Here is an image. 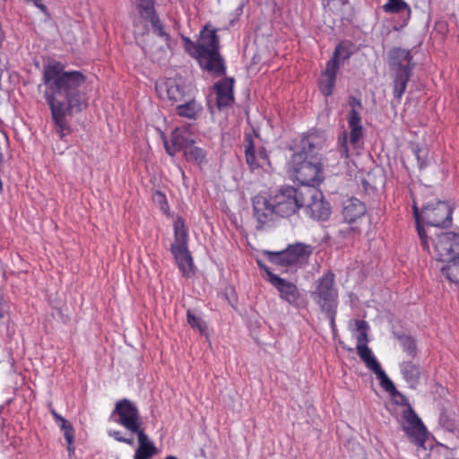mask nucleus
Segmentation results:
<instances>
[{
  "mask_svg": "<svg viewBox=\"0 0 459 459\" xmlns=\"http://www.w3.org/2000/svg\"><path fill=\"white\" fill-rule=\"evenodd\" d=\"M43 79L50 91L46 98L52 115H73L86 108L85 95L79 90L86 79L82 73L65 71L62 63L52 61L44 65Z\"/></svg>",
  "mask_w": 459,
  "mask_h": 459,
  "instance_id": "obj_1",
  "label": "nucleus"
},
{
  "mask_svg": "<svg viewBox=\"0 0 459 459\" xmlns=\"http://www.w3.org/2000/svg\"><path fill=\"white\" fill-rule=\"evenodd\" d=\"M253 215L257 229L272 222L275 217L290 218L305 206V195L292 186H281L252 198Z\"/></svg>",
  "mask_w": 459,
  "mask_h": 459,
  "instance_id": "obj_2",
  "label": "nucleus"
},
{
  "mask_svg": "<svg viewBox=\"0 0 459 459\" xmlns=\"http://www.w3.org/2000/svg\"><path fill=\"white\" fill-rule=\"evenodd\" d=\"M412 210L420 245L423 249L429 250V231L425 230L424 225L436 228L449 227L452 223V208L446 202L430 196L427 202L420 204V201L413 198Z\"/></svg>",
  "mask_w": 459,
  "mask_h": 459,
  "instance_id": "obj_3",
  "label": "nucleus"
},
{
  "mask_svg": "<svg viewBox=\"0 0 459 459\" xmlns=\"http://www.w3.org/2000/svg\"><path fill=\"white\" fill-rule=\"evenodd\" d=\"M197 48L200 66L216 76L224 75L226 66L219 51V37L216 30L205 26L200 33Z\"/></svg>",
  "mask_w": 459,
  "mask_h": 459,
  "instance_id": "obj_4",
  "label": "nucleus"
},
{
  "mask_svg": "<svg viewBox=\"0 0 459 459\" xmlns=\"http://www.w3.org/2000/svg\"><path fill=\"white\" fill-rule=\"evenodd\" d=\"M287 172L293 182L316 189L325 179L323 163L320 160L306 159L293 153L287 165Z\"/></svg>",
  "mask_w": 459,
  "mask_h": 459,
  "instance_id": "obj_5",
  "label": "nucleus"
},
{
  "mask_svg": "<svg viewBox=\"0 0 459 459\" xmlns=\"http://www.w3.org/2000/svg\"><path fill=\"white\" fill-rule=\"evenodd\" d=\"M396 391L398 394H393L392 392L388 393L394 399H395V403L397 404L407 406L402 413L403 419L404 420L403 429L411 443L418 446H423L427 439V429L422 420L409 404L406 396L397 389Z\"/></svg>",
  "mask_w": 459,
  "mask_h": 459,
  "instance_id": "obj_6",
  "label": "nucleus"
},
{
  "mask_svg": "<svg viewBox=\"0 0 459 459\" xmlns=\"http://www.w3.org/2000/svg\"><path fill=\"white\" fill-rule=\"evenodd\" d=\"M313 300L327 313L335 312L338 304V290L335 287V275L328 270L316 281L311 292Z\"/></svg>",
  "mask_w": 459,
  "mask_h": 459,
  "instance_id": "obj_7",
  "label": "nucleus"
},
{
  "mask_svg": "<svg viewBox=\"0 0 459 459\" xmlns=\"http://www.w3.org/2000/svg\"><path fill=\"white\" fill-rule=\"evenodd\" d=\"M368 331L359 333L357 337L356 350L359 357L364 362L366 367L370 369L380 381V386L385 392H392L393 394H398L393 381L387 377L382 369L380 363L373 355L372 351L368 346Z\"/></svg>",
  "mask_w": 459,
  "mask_h": 459,
  "instance_id": "obj_8",
  "label": "nucleus"
},
{
  "mask_svg": "<svg viewBox=\"0 0 459 459\" xmlns=\"http://www.w3.org/2000/svg\"><path fill=\"white\" fill-rule=\"evenodd\" d=\"M110 420L132 434L144 430L137 406L126 398L116 403Z\"/></svg>",
  "mask_w": 459,
  "mask_h": 459,
  "instance_id": "obj_9",
  "label": "nucleus"
},
{
  "mask_svg": "<svg viewBox=\"0 0 459 459\" xmlns=\"http://www.w3.org/2000/svg\"><path fill=\"white\" fill-rule=\"evenodd\" d=\"M429 254L439 261H448L459 253V234L441 232L436 238L429 236Z\"/></svg>",
  "mask_w": 459,
  "mask_h": 459,
  "instance_id": "obj_10",
  "label": "nucleus"
},
{
  "mask_svg": "<svg viewBox=\"0 0 459 459\" xmlns=\"http://www.w3.org/2000/svg\"><path fill=\"white\" fill-rule=\"evenodd\" d=\"M134 10L137 15L134 21L135 28L137 22H141V20L145 22H149L154 33L162 38H169L155 10V0H134Z\"/></svg>",
  "mask_w": 459,
  "mask_h": 459,
  "instance_id": "obj_11",
  "label": "nucleus"
},
{
  "mask_svg": "<svg viewBox=\"0 0 459 459\" xmlns=\"http://www.w3.org/2000/svg\"><path fill=\"white\" fill-rule=\"evenodd\" d=\"M310 254L309 246L297 243L295 245H289L286 249L281 252L270 253V260L281 266L287 267L305 263Z\"/></svg>",
  "mask_w": 459,
  "mask_h": 459,
  "instance_id": "obj_12",
  "label": "nucleus"
},
{
  "mask_svg": "<svg viewBox=\"0 0 459 459\" xmlns=\"http://www.w3.org/2000/svg\"><path fill=\"white\" fill-rule=\"evenodd\" d=\"M325 135L318 131H311L299 137L294 153H299L306 159L320 160L319 152L325 145Z\"/></svg>",
  "mask_w": 459,
  "mask_h": 459,
  "instance_id": "obj_13",
  "label": "nucleus"
},
{
  "mask_svg": "<svg viewBox=\"0 0 459 459\" xmlns=\"http://www.w3.org/2000/svg\"><path fill=\"white\" fill-rule=\"evenodd\" d=\"M193 134L191 126L189 125L176 127L171 133L170 142H169L166 136L162 134L166 152L169 156H174L181 151L185 152L195 142L193 138Z\"/></svg>",
  "mask_w": 459,
  "mask_h": 459,
  "instance_id": "obj_14",
  "label": "nucleus"
},
{
  "mask_svg": "<svg viewBox=\"0 0 459 459\" xmlns=\"http://www.w3.org/2000/svg\"><path fill=\"white\" fill-rule=\"evenodd\" d=\"M349 127L350 133L343 131L338 138L339 152L341 157L343 159H348L350 157L348 142H350L354 149L360 147V140L363 136V127L360 117H350Z\"/></svg>",
  "mask_w": 459,
  "mask_h": 459,
  "instance_id": "obj_15",
  "label": "nucleus"
},
{
  "mask_svg": "<svg viewBox=\"0 0 459 459\" xmlns=\"http://www.w3.org/2000/svg\"><path fill=\"white\" fill-rule=\"evenodd\" d=\"M245 156L246 161L254 173L255 170L262 169L265 172H269L272 169V165L264 148H261L258 152H255L254 141L251 134L245 135Z\"/></svg>",
  "mask_w": 459,
  "mask_h": 459,
  "instance_id": "obj_16",
  "label": "nucleus"
},
{
  "mask_svg": "<svg viewBox=\"0 0 459 459\" xmlns=\"http://www.w3.org/2000/svg\"><path fill=\"white\" fill-rule=\"evenodd\" d=\"M309 200L305 199V206L309 215L317 221H326L331 214V205L324 199L323 193L317 189H307L304 194Z\"/></svg>",
  "mask_w": 459,
  "mask_h": 459,
  "instance_id": "obj_17",
  "label": "nucleus"
},
{
  "mask_svg": "<svg viewBox=\"0 0 459 459\" xmlns=\"http://www.w3.org/2000/svg\"><path fill=\"white\" fill-rule=\"evenodd\" d=\"M266 273L269 282L274 288H276L280 298L288 302L290 305L298 307L299 306L301 293L297 285L291 281L279 277L269 270H266Z\"/></svg>",
  "mask_w": 459,
  "mask_h": 459,
  "instance_id": "obj_18",
  "label": "nucleus"
},
{
  "mask_svg": "<svg viewBox=\"0 0 459 459\" xmlns=\"http://www.w3.org/2000/svg\"><path fill=\"white\" fill-rule=\"evenodd\" d=\"M155 90L160 99L177 102L186 94V85L181 77L167 78L156 82Z\"/></svg>",
  "mask_w": 459,
  "mask_h": 459,
  "instance_id": "obj_19",
  "label": "nucleus"
},
{
  "mask_svg": "<svg viewBox=\"0 0 459 459\" xmlns=\"http://www.w3.org/2000/svg\"><path fill=\"white\" fill-rule=\"evenodd\" d=\"M344 50L342 46H337L332 58L327 62L325 72L322 74L319 87L325 96H330L336 81V74L339 70V59L341 51Z\"/></svg>",
  "mask_w": 459,
  "mask_h": 459,
  "instance_id": "obj_20",
  "label": "nucleus"
},
{
  "mask_svg": "<svg viewBox=\"0 0 459 459\" xmlns=\"http://www.w3.org/2000/svg\"><path fill=\"white\" fill-rule=\"evenodd\" d=\"M232 90L233 79L231 78L221 80L214 85V101L220 112L222 111L223 108L230 105V103L233 101Z\"/></svg>",
  "mask_w": 459,
  "mask_h": 459,
  "instance_id": "obj_21",
  "label": "nucleus"
},
{
  "mask_svg": "<svg viewBox=\"0 0 459 459\" xmlns=\"http://www.w3.org/2000/svg\"><path fill=\"white\" fill-rule=\"evenodd\" d=\"M389 65L395 73L408 72L411 74L413 65L410 51L403 48H393L389 52Z\"/></svg>",
  "mask_w": 459,
  "mask_h": 459,
  "instance_id": "obj_22",
  "label": "nucleus"
},
{
  "mask_svg": "<svg viewBox=\"0 0 459 459\" xmlns=\"http://www.w3.org/2000/svg\"><path fill=\"white\" fill-rule=\"evenodd\" d=\"M367 212L364 203L356 197H351L344 201L342 208V216L345 222L351 224L363 217Z\"/></svg>",
  "mask_w": 459,
  "mask_h": 459,
  "instance_id": "obj_23",
  "label": "nucleus"
},
{
  "mask_svg": "<svg viewBox=\"0 0 459 459\" xmlns=\"http://www.w3.org/2000/svg\"><path fill=\"white\" fill-rule=\"evenodd\" d=\"M400 372L404 381L411 388L415 389L421 376L420 366L411 359L403 360L399 365Z\"/></svg>",
  "mask_w": 459,
  "mask_h": 459,
  "instance_id": "obj_24",
  "label": "nucleus"
},
{
  "mask_svg": "<svg viewBox=\"0 0 459 459\" xmlns=\"http://www.w3.org/2000/svg\"><path fill=\"white\" fill-rule=\"evenodd\" d=\"M173 230L174 241L171 244L170 250L181 251L182 249L188 248V230L183 218L178 217L175 220Z\"/></svg>",
  "mask_w": 459,
  "mask_h": 459,
  "instance_id": "obj_25",
  "label": "nucleus"
},
{
  "mask_svg": "<svg viewBox=\"0 0 459 459\" xmlns=\"http://www.w3.org/2000/svg\"><path fill=\"white\" fill-rule=\"evenodd\" d=\"M138 439V448L136 449L134 459H150L157 453V448L149 439L144 430L135 434Z\"/></svg>",
  "mask_w": 459,
  "mask_h": 459,
  "instance_id": "obj_26",
  "label": "nucleus"
},
{
  "mask_svg": "<svg viewBox=\"0 0 459 459\" xmlns=\"http://www.w3.org/2000/svg\"><path fill=\"white\" fill-rule=\"evenodd\" d=\"M50 412L55 419V421L57 425H59L60 429L64 432L65 439L67 442V449L68 451H74V429L72 424L66 420L63 416L58 414L55 409L51 408Z\"/></svg>",
  "mask_w": 459,
  "mask_h": 459,
  "instance_id": "obj_27",
  "label": "nucleus"
},
{
  "mask_svg": "<svg viewBox=\"0 0 459 459\" xmlns=\"http://www.w3.org/2000/svg\"><path fill=\"white\" fill-rule=\"evenodd\" d=\"M178 269L184 276L188 277L193 268V259L188 248L182 249L181 251L170 250Z\"/></svg>",
  "mask_w": 459,
  "mask_h": 459,
  "instance_id": "obj_28",
  "label": "nucleus"
},
{
  "mask_svg": "<svg viewBox=\"0 0 459 459\" xmlns=\"http://www.w3.org/2000/svg\"><path fill=\"white\" fill-rule=\"evenodd\" d=\"M441 271L451 282L459 283V253L448 260Z\"/></svg>",
  "mask_w": 459,
  "mask_h": 459,
  "instance_id": "obj_29",
  "label": "nucleus"
},
{
  "mask_svg": "<svg viewBox=\"0 0 459 459\" xmlns=\"http://www.w3.org/2000/svg\"><path fill=\"white\" fill-rule=\"evenodd\" d=\"M184 156L187 161L201 165L206 161L207 152L203 148L194 146L193 144L184 152Z\"/></svg>",
  "mask_w": 459,
  "mask_h": 459,
  "instance_id": "obj_30",
  "label": "nucleus"
},
{
  "mask_svg": "<svg viewBox=\"0 0 459 459\" xmlns=\"http://www.w3.org/2000/svg\"><path fill=\"white\" fill-rule=\"evenodd\" d=\"M398 339L403 352L411 359H414L418 354L416 340L410 335H402Z\"/></svg>",
  "mask_w": 459,
  "mask_h": 459,
  "instance_id": "obj_31",
  "label": "nucleus"
},
{
  "mask_svg": "<svg viewBox=\"0 0 459 459\" xmlns=\"http://www.w3.org/2000/svg\"><path fill=\"white\" fill-rule=\"evenodd\" d=\"M55 130L61 138L72 133L71 126L67 120V117H52Z\"/></svg>",
  "mask_w": 459,
  "mask_h": 459,
  "instance_id": "obj_32",
  "label": "nucleus"
},
{
  "mask_svg": "<svg viewBox=\"0 0 459 459\" xmlns=\"http://www.w3.org/2000/svg\"><path fill=\"white\" fill-rule=\"evenodd\" d=\"M411 74L408 72L397 73L394 80V93L396 98H401L406 89Z\"/></svg>",
  "mask_w": 459,
  "mask_h": 459,
  "instance_id": "obj_33",
  "label": "nucleus"
},
{
  "mask_svg": "<svg viewBox=\"0 0 459 459\" xmlns=\"http://www.w3.org/2000/svg\"><path fill=\"white\" fill-rule=\"evenodd\" d=\"M385 13H398L406 11L408 15L411 13L410 6L403 0H388V3L383 5Z\"/></svg>",
  "mask_w": 459,
  "mask_h": 459,
  "instance_id": "obj_34",
  "label": "nucleus"
},
{
  "mask_svg": "<svg viewBox=\"0 0 459 459\" xmlns=\"http://www.w3.org/2000/svg\"><path fill=\"white\" fill-rule=\"evenodd\" d=\"M178 115H196L200 111V106L195 100L186 101L178 105Z\"/></svg>",
  "mask_w": 459,
  "mask_h": 459,
  "instance_id": "obj_35",
  "label": "nucleus"
},
{
  "mask_svg": "<svg viewBox=\"0 0 459 459\" xmlns=\"http://www.w3.org/2000/svg\"><path fill=\"white\" fill-rule=\"evenodd\" d=\"M182 40L184 42V48L186 51L193 57L196 58L199 62V49L197 48L198 41L195 43L188 37H182Z\"/></svg>",
  "mask_w": 459,
  "mask_h": 459,
  "instance_id": "obj_36",
  "label": "nucleus"
},
{
  "mask_svg": "<svg viewBox=\"0 0 459 459\" xmlns=\"http://www.w3.org/2000/svg\"><path fill=\"white\" fill-rule=\"evenodd\" d=\"M186 316L187 323L191 325L192 328L198 329L200 333H204L205 331V324L200 317L195 316L190 310L187 311Z\"/></svg>",
  "mask_w": 459,
  "mask_h": 459,
  "instance_id": "obj_37",
  "label": "nucleus"
},
{
  "mask_svg": "<svg viewBox=\"0 0 459 459\" xmlns=\"http://www.w3.org/2000/svg\"><path fill=\"white\" fill-rule=\"evenodd\" d=\"M349 105L351 107L350 115H359L360 112L363 111L361 100L354 96H350Z\"/></svg>",
  "mask_w": 459,
  "mask_h": 459,
  "instance_id": "obj_38",
  "label": "nucleus"
},
{
  "mask_svg": "<svg viewBox=\"0 0 459 459\" xmlns=\"http://www.w3.org/2000/svg\"><path fill=\"white\" fill-rule=\"evenodd\" d=\"M108 433L109 437H113L117 442L125 443L129 446L134 445V438L124 437L119 430H109Z\"/></svg>",
  "mask_w": 459,
  "mask_h": 459,
  "instance_id": "obj_39",
  "label": "nucleus"
},
{
  "mask_svg": "<svg viewBox=\"0 0 459 459\" xmlns=\"http://www.w3.org/2000/svg\"><path fill=\"white\" fill-rule=\"evenodd\" d=\"M355 325H356V328H357V331L359 332V333H362V332H367L368 331V323L366 321L356 320L355 321Z\"/></svg>",
  "mask_w": 459,
  "mask_h": 459,
  "instance_id": "obj_40",
  "label": "nucleus"
},
{
  "mask_svg": "<svg viewBox=\"0 0 459 459\" xmlns=\"http://www.w3.org/2000/svg\"><path fill=\"white\" fill-rule=\"evenodd\" d=\"M155 196L159 202L163 203L168 207L166 195L163 193H161L160 191H157Z\"/></svg>",
  "mask_w": 459,
  "mask_h": 459,
  "instance_id": "obj_41",
  "label": "nucleus"
},
{
  "mask_svg": "<svg viewBox=\"0 0 459 459\" xmlns=\"http://www.w3.org/2000/svg\"><path fill=\"white\" fill-rule=\"evenodd\" d=\"M4 317V310L3 304L0 303V320L3 319Z\"/></svg>",
  "mask_w": 459,
  "mask_h": 459,
  "instance_id": "obj_42",
  "label": "nucleus"
},
{
  "mask_svg": "<svg viewBox=\"0 0 459 459\" xmlns=\"http://www.w3.org/2000/svg\"><path fill=\"white\" fill-rule=\"evenodd\" d=\"M354 231H355V229H353V228H349L347 231H340V234H342V235H343V237H345V236H346V233H348V232H354Z\"/></svg>",
  "mask_w": 459,
  "mask_h": 459,
  "instance_id": "obj_43",
  "label": "nucleus"
},
{
  "mask_svg": "<svg viewBox=\"0 0 459 459\" xmlns=\"http://www.w3.org/2000/svg\"><path fill=\"white\" fill-rule=\"evenodd\" d=\"M212 101H213V100H212V97H210V99L208 100V105H209V108H211V112H212V113H213V112H214V110H213V109H212Z\"/></svg>",
  "mask_w": 459,
  "mask_h": 459,
  "instance_id": "obj_44",
  "label": "nucleus"
},
{
  "mask_svg": "<svg viewBox=\"0 0 459 459\" xmlns=\"http://www.w3.org/2000/svg\"><path fill=\"white\" fill-rule=\"evenodd\" d=\"M420 150H418V151L416 152V153H415V154H416V156H417L418 160H420Z\"/></svg>",
  "mask_w": 459,
  "mask_h": 459,
  "instance_id": "obj_45",
  "label": "nucleus"
},
{
  "mask_svg": "<svg viewBox=\"0 0 459 459\" xmlns=\"http://www.w3.org/2000/svg\"><path fill=\"white\" fill-rule=\"evenodd\" d=\"M165 459H178L176 456L169 455Z\"/></svg>",
  "mask_w": 459,
  "mask_h": 459,
  "instance_id": "obj_46",
  "label": "nucleus"
}]
</instances>
